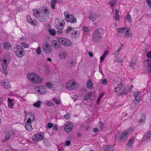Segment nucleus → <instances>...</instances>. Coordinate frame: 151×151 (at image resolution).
Returning a JSON list of instances; mask_svg holds the SVG:
<instances>
[{"instance_id": "1", "label": "nucleus", "mask_w": 151, "mask_h": 151, "mask_svg": "<svg viewBox=\"0 0 151 151\" xmlns=\"http://www.w3.org/2000/svg\"><path fill=\"white\" fill-rule=\"evenodd\" d=\"M48 9L45 7H41L38 9L33 10V15L41 22H46L48 20Z\"/></svg>"}, {"instance_id": "2", "label": "nucleus", "mask_w": 151, "mask_h": 151, "mask_svg": "<svg viewBox=\"0 0 151 151\" xmlns=\"http://www.w3.org/2000/svg\"><path fill=\"white\" fill-rule=\"evenodd\" d=\"M24 113L26 114L25 117L27 119V121L26 118L24 120L25 127L28 130L31 131L32 130L31 123L35 120V115L32 113L28 112L26 113V111H25Z\"/></svg>"}, {"instance_id": "3", "label": "nucleus", "mask_w": 151, "mask_h": 151, "mask_svg": "<svg viewBox=\"0 0 151 151\" xmlns=\"http://www.w3.org/2000/svg\"><path fill=\"white\" fill-rule=\"evenodd\" d=\"M16 54L19 58H22L24 55L25 53L23 48L21 46L16 45L14 48Z\"/></svg>"}, {"instance_id": "4", "label": "nucleus", "mask_w": 151, "mask_h": 151, "mask_svg": "<svg viewBox=\"0 0 151 151\" xmlns=\"http://www.w3.org/2000/svg\"><path fill=\"white\" fill-rule=\"evenodd\" d=\"M42 47L44 52L45 53L49 54L52 52V47L48 42H44L42 44Z\"/></svg>"}, {"instance_id": "5", "label": "nucleus", "mask_w": 151, "mask_h": 151, "mask_svg": "<svg viewBox=\"0 0 151 151\" xmlns=\"http://www.w3.org/2000/svg\"><path fill=\"white\" fill-rule=\"evenodd\" d=\"M78 85L77 83L70 81L67 83L65 86L67 89L71 90L76 89L77 88Z\"/></svg>"}, {"instance_id": "6", "label": "nucleus", "mask_w": 151, "mask_h": 151, "mask_svg": "<svg viewBox=\"0 0 151 151\" xmlns=\"http://www.w3.org/2000/svg\"><path fill=\"white\" fill-rule=\"evenodd\" d=\"M132 131V127H130L128 129H125L122 133L120 137L121 139H125L127 138L131 133Z\"/></svg>"}, {"instance_id": "7", "label": "nucleus", "mask_w": 151, "mask_h": 151, "mask_svg": "<svg viewBox=\"0 0 151 151\" xmlns=\"http://www.w3.org/2000/svg\"><path fill=\"white\" fill-rule=\"evenodd\" d=\"M133 95L135 98V99L133 101L134 103V104L133 105V106H135L141 101L140 93L139 92H135L133 93Z\"/></svg>"}, {"instance_id": "8", "label": "nucleus", "mask_w": 151, "mask_h": 151, "mask_svg": "<svg viewBox=\"0 0 151 151\" xmlns=\"http://www.w3.org/2000/svg\"><path fill=\"white\" fill-rule=\"evenodd\" d=\"M44 135L43 133H40L34 135L32 137V140L36 142L42 140L44 138Z\"/></svg>"}, {"instance_id": "9", "label": "nucleus", "mask_w": 151, "mask_h": 151, "mask_svg": "<svg viewBox=\"0 0 151 151\" xmlns=\"http://www.w3.org/2000/svg\"><path fill=\"white\" fill-rule=\"evenodd\" d=\"M104 32L103 28L97 29L93 35V38H101Z\"/></svg>"}, {"instance_id": "10", "label": "nucleus", "mask_w": 151, "mask_h": 151, "mask_svg": "<svg viewBox=\"0 0 151 151\" xmlns=\"http://www.w3.org/2000/svg\"><path fill=\"white\" fill-rule=\"evenodd\" d=\"M58 40L62 44L67 46L72 45L70 41L67 38H58Z\"/></svg>"}, {"instance_id": "11", "label": "nucleus", "mask_w": 151, "mask_h": 151, "mask_svg": "<svg viewBox=\"0 0 151 151\" xmlns=\"http://www.w3.org/2000/svg\"><path fill=\"white\" fill-rule=\"evenodd\" d=\"M73 124L70 122H68L65 123L64 129L66 132H69L73 129Z\"/></svg>"}, {"instance_id": "12", "label": "nucleus", "mask_w": 151, "mask_h": 151, "mask_svg": "<svg viewBox=\"0 0 151 151\" xmlns=\"http://www.w3.org/2000/svg\"><path fill=\"white\" fill-rule=\"evenodd\" d=\"M52 46L56 49L60 50L61 47V45L58 41L55 40L52 41L51 42Z\"/></svg>"}, {"instance_id": "13", "label": "nucleus", "mask_w": 151, "mask_h": 151, "mask_svg": "<svg viewBox=\"0 0 151 151\" xmlns=\"http://www.w3.org/2000/svg\"><path fill=\"white\" fill-rule=\"evenodd\" d=\"M35 90L38 93L41 94H44L46 93V89L42 86H36L35 87Z\"/></svg>"}, {"instance_id": "14", "label": "nucleus", "mask_w": 151, "mask_h": 151, "mask_svg": "<svg viewBox=\"0 0 151 151\" xmlns=\"http://www.w3.org/2000/svg\"><path fill=\"white\" fill-rule=\"evenodd\" d=\"M65 20L72 23H75L77 22L76 19L74 17L73 15L72 14L69 16V17L66 18Z\"/></svg>"}, {"instance_id": "15", "label": "nucleus", "mask_w": 151, "mask_h": 151, "mask_svg": "<svg viewBox=\"0 0 151 151\" xmlns=\"http://www.w3.org/2000/svg\"><path fill=\"white\" fill-rule=\"evenodd\" d=\"M99 17V15L95 13H91L89 14V18L92 22L95 21Z\"/></svg>"}, {"instance_id": "16", "label": "nucleus", "mask_w": 151, "mask_h": 151, "mask_svg": "<svg viewBox=\"0 0 151 151\" xmlns=\"http://www.w3.org/2000/svg\"><path fill=\"white\" fill-rule=\"evenodd\" d=\"M146 116L144 114H142L141 116L139 119V124L141 125L144 124L146 120Z\"/></svg>"}, {"instance_id": "17", "label": "nucleus", "mask_w": 151, "mask_h": 151, "mask_svg": "<svg viewBox=\"0 0 151 151\" xmlns=\"http://www.w3.org/2000/svg\"><path fill=\"white\" fill-rule=\"evenodd\" d=\"M1 84L6 89H8L10 87L9 82L8 80H4L1 82Z\"/></svg>"}, {"instance_id": "18", "label": "nucleus", "mask_w": 151, "mask_h": 151, "mask_svg": "<svg viewBox=\"0 0 151 151\" xmlns=\"http://www.w3.org/2000/svg\"><path fill=\"white\" fill-rule=\"evenodd\" d=\"M147 65L145 66L146 70L147 72L151 73V59L147 60Z\"/></svg>"}, {"instance_id": "19", "label": "nucleus", "mask_w": 151, "mask_h": 151, "mask_svg": "<svg viewBox=\"0 0 151 151\" xmlns=\"http://www.w3.org/2000/svg\"><path fill=\"white\" fill-rule=\"evenodd\" d=\"M64 22V20L61 19L60 21H59V24H57L56 26V27L58 29L62 30L63 29V24L62 22Z\"/></svg>"}, {"instance_id": "20", "label": "nucleus", "mask_w": 151, "mask_h": 151, "mask_svg": "<svg viewBox=\"0 0 151 151\" xmlns=\"http://www.w3.org/2000/svg\"><path fill=\"white\" fill-rule=\"evenodd\" d=\"M3 47L7 50H11L12 49L11 45L8 42H5L3 44Z\"/></svg>"}, {"instance_id": "21", "label": "nucleus", "mask_w": 151, "mask_h": 151, "mask_svg": "<svg viewBox=\"0 0 151 151\" xmlns=\"http://www.w3.org/2000/svg\"><path fill=\"white\" fill-rule=\"evenodd\" d=\"M26 18L27 22L29 23H30L32 25H34L35 24L36 22V21L35 20H32V18L30 16L28 15L27 16Z\"/></svg>"}, {"instance_id": "22", "label": "nucleus", "mask_w": 151, "mask_h": 151, "mask_svg": "<svg viewBox=\"0 0 151 151\" xmlns=\"http://www.w3.org/2000/svg\"><path fill=\"white\" fill-rule=\"evenodd\" d=\"M31 81L35 83H40L42 82V81L41 78L39 76V77H36L35 78H34Z\"/></svg>"}, {"instance_id": "23", "label": "nucleus", "mask_w": 151, "mask_h": 151, "mask_svg": "<svg viewBox=\"0 0 151 151\" xmlns=\"http://www.w3.org/2000/svg\"><path fill=\"white\" fill-rule=\"evenodd\" d=\"M27 76L30 81H31L33 80L34 78H35L36 77H39L38 75L33 73L28 74Z\"/></svg>"}, {"instance_id": "24", "label": "nucleus", "mask_w": 151, "mask_h": 151, "mask_svg": "<svg viewBox=\"0 0 151 151\" xmlns=\"http://www.w3.org/2000/svg\"><path fill=\"white\" fill-rule=\"evenodd\" d=\"M8 103L9 107L10 108H12L14 106V100L9 98L8 99Z\"/></svg>"}, {"instance_id": "25", "label": "nucleus", "mask_w": 151, "mask_h": 151, "mask_svg": "<svg viewBox=\"0 0 151 151\" xmlns=\"http://www.w3.org/2000/svg\"><path fill=\"white\" fill-rule=\"evenodd\" d=\"M87 87L89 89H91L93 87V83L91 79H89L87 83Z\"/></svg>"}, {"instance_id": "26", "label": "nucleus", "mask_w": 151, "mask_h": 151, "mask_svg": "<svg viewBox=\"0 0 151 151\" xmlns=\"http://www.w3.org/2000/svg\"><path fill=\"white\" fill-rule=\"evenodd\" d=\"M129 89V88L128 89L125 88L123 90L122 93H117L118 96H119L122 95H126Z\"/></svg>"}, {"instance_id": "27", "label": "nucleus", "mask_w": 151, "mask_h": 151, "mask_svg": "<svg viewBox=\"0 0 151 151\" xmlns=\"http://www.w3.org/2000/svg\"><path fill=\"white\" fill-rule=\"evenodd\" d=\"M109 52L108 50L105 51L103 55L101 57L100 61L102 63L104 61L105 56L108 54Z\"/></svg>"}, {"instance_id": "28", "label": "nucleus", "mask_w": 151, "mask_h": 151, "mask_svg": "<svg viewBox=\"0 0 151 151\" xmlns=\"http://www.w3.org/2000/svg\"><path fill=\"white\" fill-rule=\"evenodd\" d=\"M67 54L65 52H62L60 54V58L61 59H65L67 57Z\"/></svg>"}, {"instance_id": "29", "label": "nucleus", "mask_w": 151, "mask_h": 151, "mask_svg": "<svg viewBox=\"0 0 151 151\" xmlns=\"http://www.w3.org/2000/svg\"><path fill=\"white\" fill-rule=\"evenodd\" d=\"M104 148L106 149L108 151H114V147L111 146L106 145L104 146Z\"/></svg>"}, {"instance_id": "30", "label": "nucleus", "mask_w": 151, "mask_h": 151, "mask_svg": "<svg viewBox=\"0 0 151 151\" xmlns=\"http://www.w3.org/2000/svg\"><path fill=\"white\" fill-rule=\"evenodd\" d=\"M123 86V83L121 82L118 85L117 87L115 88V92L119 91L122 88Z\"/></svg>"}, {"instance_id": "31", "label": "nucleus", "mask_w": 151, "mask_h": 151, "mask_svg": "<svg viewBox=\"0 0 151 151\" xmlns=\"http://www.w3.org/2000/svg\"><path fill=\"white\" fill-rule=\"evenodd\" d=\"M117 2V0H110L109 4L111 7H113L115 5Z\"/></svg>"}, {"instance_id": "32", "label": "nucleus", "mask_w": 151, "mask_h": 151, "mask_svg": "<svg viewBox=\"0 0 151 151\" xmlns=\"http://www.w3.org/2000/svg\"><path fill=\"white\" fill-rule=\"evenodd\" d=\"M51 7L53 9H55V5L57 3L56 0H53L51 1Z\"/></svg>"}, {"instance_id": "33", "label": "nucleus", "mask_w": 151, "mask_h": 151, "mask_svg": "<svg viewBox=\"0 0 151 151\" xmlns=\"http://www.w3.org/2000/svg\"><path fill=\"white\" fill-rule=\"evenodd\" d=\"M114 19L115 20H118L119 19V11L117 9L115 10Z\"/></svg>"}, {"instance_id": "34", "label": "nucleus", "mask_w": 151, "mask_h": 151, "mask_svg": "<svg viewBox=\"0 0 151 151\" xmlns=\"http://www.w3.org/2000/svg\"><path fill=\"white\" fill-rule=\"evenodd\" d=\"M49 34L52 36L55 35L56 33V31L55 29H50L48 30Z\"/></svg>"}, {"instance_id": "35", "label": "nucleus", "mask_w": 151, "mask_h": 151, "mask_svg": "<svg viewBox=\"0 0 151 151\" xmlns=\"http://www.w3.org/2000/svg\"><path fill=\"white\" fill-rule=\"evenodd\" d=\"M125 29L126 31L124 33L125 35L128 37H130L131 35L129 33V28L127 27Z\"/></svg>"}, {"instance_id": "36", "label": "nucleus", "mask_w": 151, "mask_h": 151, "mask_svg": "<svg viewBox=\"0 0 151 151\" xmlns=\"http://www.w3.org/2000/svg\"><path fill=\"white\" fill-rule=\"evenodd\" d=\"M92 94V92H88L84 97V99L85 100H87L91 96Z\"/></svg>"}, {"instance_id": "37", "label": "nucleus", "mask_w": 151, "mask_h": 151, "mask_svg": "<svg viewBox=\"0 0 151 151\" xmlns=\"http://www.w3.org/2000/svg\"><path fill=\"white\" fill-rule=\"evenodd\" d=\"M41 103V102L40 101H38L37 102L34 103L33 104V105L35 107L39 108L40 107V104Z\"/></svg>"}, {"instance_id": "38", "label": "nucleus", "mask_w": 151, "mask_h": 151, "mask_svg": "<svg viewBox=\"0 0 151 151\" xmlns=\"http://www.w3.org/2000/svg\"><path fill=\"white\" fill-rule=\"evenodd\" d=\"M126 29V27L119 28L117 29L118 32L120 33H122Z\"/></svg>"}, {"instance_id": "39", "label": "nucleus", "mask_w": 151, "mask_h": 151, "mask_svg": "<svg viewBox=\"0 0 151 151\" xmlns=\"http://www.w3.org/2000/svg\"><path fill=\"white\" fill-rule=\"evenodd\" d=\"M46 87L49 88H51L53 87L52 84L50 82H47L46 84Z\"/></svg>"}, {"instance_id": "40", "label": "nucleus", "mask_w": 151, "mask_h": 151, "mask_svg": "<svg viewBox=\"0 0 151 151\" xmlns=\"http://www.w3.org/2000/svg\"><path fill=\"white\" fill-rule=\"evenodd\" d=\"M104 93H102L99 96L98 99L97 100V104H99V103L100 101L103 96L104 95Z\"/></svg>"}, {"instance_id": "41", "label": "nucleus", "mask_w": 151, "mask_h": 151, "mask_svg": "<svg viewBox=\"0 0 151 151\" xmlns=\"http://www.w3.org/2000/svg\"><path fill=\"white\" fill-rule=\"evenodd\" d=\"M52 100L54 101L56 104L59 105L60 103V100L55 97H54L52 99Z\"/></svg>"}, {"instance_id": "42", "label": "nucleus", "mask_w": 151, "mask_h": 151, "mask_svg": "<svg viewBox=\"0 0 151 151\" xmlns=\"http://www.w3.org/2000/svg\"><path fill=\"white\" fill-rule=\"evenodd\" d=\"M76 62L75 61L72 60L69 62V65L68 64V65L70 67H72L75 64H76Z\"/></svg>"}, {"instance_id": "43", "label": "nucleus", "mask_w": 151, "mask_h": 151, "mask_svg": "<svg viewBox=\"0 0 151 151\" xmlns=\"http://www.w3.org/2000/svg\"><path fill=\"white\" fill-rule=\"evenodd\" d=\"M125 18L127 19V21H128L130 22L131 21V18L130 15L129 14H128L126 16Z\"/></svg>"}, {"instance_id": "44", "label": "nucleus", "mask_w": 151, "mask_h": 151, "mask_svg": "<svg viewBox=\"0 0 151 151\" xmlns=\"http://www.w3.org/2000/svg\"><path fill=\"white\" fill-rule=\"evenodd\" d=\"M127 147L130 148L132 145V137L129 140L128 143L127 144Z\"/></svg>"}, {"instance_id": "45", "label": "nucleus", "mask_w": 151, "mask_h": 151, "mask_svg": "<svg viewBox=\"0 0 151 151\" xmlns=\"http://www.w3.org/2000/svg\"><path fill=\"white\" fill-rule=\"evenodd\" d=\"M70 116V114L69 113H67L64 116L65 119L66 120L68 119Z\"/></svg>"}, {"instance_id": "46", "label": "nucleus", "mask_w": 151, "mask_h": 151, "mask_svg": "<svg viewBox=\"0 0 151 151\" xmlns=\"http://www.w3.org/2000/svg\"><path fill=\"white\" fill-rule=\"evenodd\" d=\"M73 29V27H68V28L65 30V32L67 33L69 32L71 30H72Z\"/></svg>"}, {"instance_id": "47", "label": "nucleus", "mask_w": 151, "mask_h": 151, "mask_svg": "<svg viewBox=\"0 0 151 151\" xmlns=\"http://www.w3.org/2000/svg\"><path fill=\"white\" fill-rule=\"evenodd\" d=\"M64 14L65 16V19L66 18H67L68 17H69V12L67 11H65L64 13Z\"/></svg>"}, {"instance_id": "48", "label": "nucleus", "mask_w": 151, "mask_h": 151, "mask_svg": "<svg viewBox=\"0 0 151 151\" xmlns=\"http://www.w3.org/2000/svg\"><path fill=\"white\" fill-rule=\"evenodd\" d=\"M21 45L24 47L27 48L28 47L29 45L25 43L24 42H22L21 43Z\"/></svg>"}, {"instance_id": "49", "label": "nucleus", "mask_w": 151, "mask_h": 151, "mask_svg": "<svg viewBox=\"0 0 151 151\" xmlns=\"http://www.w3.org/2000/svg\"><path fill=\"white\" fill-rule=\"evenodd\" d=\"M7 64L3 63H2V68L4 70H6L7 68Z\"/></svg>"}, {"instance_id": "50", "label": "nucleus", "mask_w": 151, "mask_h": 151, "mask_svg": "<svg viewBox=\"0 0 151 151\" xmlns=\"http://www.w3.org/2000/svg\"><path fill=\"white\" fill-rule=\"evenodd\" d=\"M147 137L149 139H151V132H148L147 134Z\"/></svg>"}, {"instance_id": "51", "label": "nucleus", "mask_w": 151, "mask_h": 151, "mask_svg": "<svg viewBox=\"0 0 151 151\" xmlns=\"http://www.w3.org/2000/svg\"><path fill=\"white\" fill-rule=\"evenodd\" d=\"M99 127H100V128L101 129V130H102L103 128V127H104V124L102 123V122H100L99 124Z\"/></svg>"}, {"instance_id": "52", "label": "nucleus", "mask_w": 151, "mask_h": 151, "mask_svg": "<svg viewBox=\"0 0 151 151\" xmlns=\"http://www.w3.org/2000/svg\"><path fill=\"white\" fill-rule=\"evenodd\" d=\"M40 47H38L37 50L36 51V53L38 55L40 54L41 53V51L40 50Z\"/></svg>"}, {"instance_id": "53", "label": "nucleus", "mask_w": 151, "mask_h": 151, "mask_svg": "<svg viewBox=\"0 0 151 151\" xmlns=\"http://www.w3.org/2000/svg\"><path fill=\"white\" fill-rule=\"evenodd\" d=\"M73 34L74 35H76V37L79 35V32L76 30H74L73 32Z\"/></svg>"}, {"instance_id": "54", "label": "nucleus", "mask_w": 151, "mask_h": 151, "mask_svg": "<svg viewBox=\"0 0 151 151\" xmlns=\"http://www.w3.org/2000/svg\"><path fill=\"white\" fill-rule=\"evenodd\" d=\"M46 104L47 106H53L54 105V104L49 101L47 102Z\"/></svg>"}, {"instance_id": "55", "label": "nucleus", "mask_w": 151, "mask_h": 151, "mask_svg": "<svg viewBox=\"0 0 151 151\" xmlns=\"http://www.w3.org/2000/svg\"><path fill=\"white\" fill-rule=\"evenodd\" d=\"M147 4L151 9V1L150 0H146Z\"/></svg>"}, {"instance_id": "56", "label": "nucleus", "mask_w": 151, "mask_h": 151, "mask_svg": "<svg viewBox=\"0 0 151 151\" xmlns=\"http://www.w3.org/2000/svg\"><path fill=\"white\" fill-rule=\"evenodd\" d=\"M107 80L106 79H104L102 81V84L106 85L107 83Z\"/></svg>"}, {"instance_id": "57", "label": "nucleus", "mask_w": 151, "mask_h": 151, "mask_svg": "<svg viewBox=\"0 0 151 151\" xmlns=\"http://www.w3.org/2000/svg\"><path fill=\"white\" fill-rule=\"evenodd\" d=\"M53 124L51 123H49L47 126V127L49 128H51L52 127Z\"/></svg>"}, {"instance_id": "58", "label": "nucleus", "mask_w": 151, "mask_h": 151, "mask_svg": "<svg viewBox=\"0 0 151 151\" xmlns=\"http://www.w3.org/2000/svg\"><path fill=\"white\" fill-rule=\"evenodd\" d=\"M100 39V38H92V41L94 42H97L99 41Z\"/></svg>"}, {"instance_id": "59", "label": "nucleus", "mask_w": 151, "mask_h": 151, "mask_svg": "<svg viewBox=\"0 0 151 151\" xmlns=\"http://www.w3.org/2000/svg\"><path fill=\"white\" fill-rule=\"evenodd\" d=\"M146 56L147 58H151V51L147 53Z\"/></svg>"}, {"instance_id": "60", "label": "nucleus", "mask_w": 151, "mask_h": 151, "mask_svg": "<svg viewBox=\"0 0 151 151\" xmlns=\"http://www.w3.org/2000/svg\"><path fill=\"white\" fill-rule=\"evenodd\" d=\"M5 70H4L3 69V70H1V71L6 76L7 75L8 72L6 71Z\"/></svg>"}, {"instance_id": "61", "label": "nucleus", "mask_w": 151, "mask_h": 151, "mask_svg": "<svg viewBox=\"0 0 151 151\" xmlns=\"http://www.w3.org/2000/svg\"><path fill=\"white\" fill-rule=\"evenodd\" d=\"M83 30L84 31L86 32H88V28L87 27H84L83 28Z\"/></svg>"}, {"instance_id": "62", "label": "nucleus", "mask_w": 151, "mask_h": 151, "mask_svg": "<svg viewBox=\"0 0 151 151\" xmlns=\"http://www.w3.org/2000/svg\"><path fill=\"white\" fill-rule=\"evenodd\" d=\"M70 143V141L69 140H67L65 142V145L66 146H68Z\"/></svg>"}, {"instance_id": "63", "label": "nucleus", "mask_w": 151, "mask_h": 151, "mask_svg": "<svg viewBox=\"0 0 151 151\" xmlns=\"http://www.w3.org/2000/svg\"><path fill=\"white\" fill-rule=\"evenodd\" d=\"M54 130H57V126L56 125H54L53 126L52 128Z\"/></svg>"}, {"instance_id": "64", "label": "nucleus", "mask_w": 151, "mask_h": 151, "mask_svg": "<svg viewBox=\"0 0 151 151\" xmlns=\"http://www.w3.org/2000/svg\"><path fill=\"white\" fill-rule=\"evenodd\" d=\"M88 54H89V55L90 56V57H91L93 56V54L92 52H88Z\"/></svg>"}]
</instances>
